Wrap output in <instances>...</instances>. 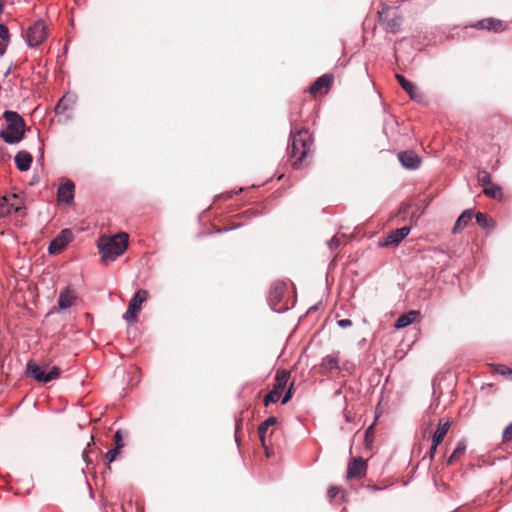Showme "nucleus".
Wrapping results in <instances>:
<instances>
[{
  "label": "nucleus",
  "instance_id": "nucleus-37",
  "mask_svg": "<svg viewBox=\"0 0 512 512\" xmlns=\"http://www.w3.org/2000/svg\"><path fill=\"white\" fill-rule=\"evenodd\" d=\"M293 386H294V381H292L285 393V395L283 396L282 398V404H286L291 398H292V395H293Z\"/></svg>",
  "mask_w": 512,
  "mask_h": 512
},
{
  "label": "nucleus",
  "instance_id": "nucleus-16",
  "mask_svg": "<svg viewBox=\"0 0 512 512\" xmlns=\"http://www.w3.org/2000/svg\"><path fill=\"white\" fill-rule=\"evenodd\" d=\"M450 427H451L450 420L444 421L443 419H441L439 421L436 431L434 432V434L432 436V443H434L435 445H440L443 442L445 436L447 435Z\"/></svg>",
  "mask_w": 512,
  "mask_h": 512
},
{
  "label": "nucleus",
  "instance_id": "nucleus-20",
  "mask_svg": "<svg viewBox=\"0 0 512 512\" xmlns=\"http://www.w3.org/2000/svg\"><path fill=\"white\" fill-rule=\"evenodd\" d=\"M285 290L286 285L283 282L277 281L271 285L269 296L273 305L278 304L282 300Z\"/></svg>",
  "mask_w": 512,
  "mask_h": 512
},
{
  "label": "nucleus",
  "instance_id": "nucleus-28",
  "mask_svg": "<svg viewBox=\"0 0 512 512\" xmlns=\"http://www.w3.org/2000/svg\"><path fill=\"white\" fill-rule=\"evenodd\" d=\"M267 430H268V427L264 426L263 423H261L258 427V435H259L261 444L266 451V455L269 456L270 452H269V448H268V444H267V440H266Z\"/></svg>",
  "mask_w": 512,
  "mask_h": 512
},
{
  "label": "nucleus",
  "instance_id": "nucleus-10",
  "mask_svg": "<svg viewBox=\"0 0 512 512\" xmlns=\"http://www.w3.org/2000/svg\"><path fill=\"white\" fill-rule=\"evenodd\" d=\"M333 80L334 77L332 74H324L310 86L309 92L313 96L325 95L329 92Z\"/></svg>",
  "mask_w": 512,
  "mask_h": 512
},
{
  "label": "nucleus",
  "instance_id": "nucleus-7",
  "mask_svg": "<svg viewBox=\"0 0 512 512\" xmlns=\"http://www.w3.org/2000/svg\"><path fill=\"white\" fill-rule=\"evenodd\" d=\"M46 36V25L41 20L36 21L26 32L27 41L31 47L41 44L45 40Z\"/></svg>",
  "mask_w": 512,
  "mask_h": 512
},
{
  "label": "nucleus",
  "instance_id": "nucleus-39",
  "mask_svg": "<svg viewBox=\"0 0 512 512\" xmlns=\"http://www.w3.org/2000/svg\"><path fill=\"white\" fill-rule=\"evenodd\" d=\"M264 426L271 427L278 423V419L275 416H270L268 419H266L264 422H262Z\"/></svg>",
  "mask_w": 512,
  "mask_h": 512
},
{
  "label": "nucleus",
  "instance_id": "nucleus-2",
  "mask_svg": "<svg viewBox=\"0 0 512 512\" xmlns=\"http://www.w3.org/2000/svg\"><path fill=\"white\" fill-rule=\"evenodd\" d=\"M129 236L125 232L117 233L111 237H101L98 240V248L104 263L113 262L122 255L128 247Z\"/></svg>",
  "mask_w": 512,
  "mask_h": 512
},
{
  "label": "nucleus",
  "instance_id": "nucleus-31",
  "mask_svg": "<svg viewBox=\"0 0 512 512\" xmlns=\"http://www.w3.org/2000/svg\"><path fill=\"white\" fill-rule=\"evenodd\" d=\"M373 439H374V425H371L367 428V430L365 432L364 442H365V446L367 448L370 449L372 447Z\"/></svg>",
  "mask_w": 512,
  "mask_h": 512
},
{
  "label": "nucleus",
  "instance_id": "nucleus-25",
  "mask_svg": "<svg viewBox=\"0 0 512 512\" xmlns=\"http://www.w3.org/2000/svg\"><path fill=\"white\" fill-rule=\"evenodd\" d=\"M483 192L489 198L500 199L502 197L501 187L493 182L490 185L483 187Z\"/></svg>",
  "mask_w": 512,
  "mask_h": 512
},
{
  "label": "nucleus",
  "instance_id": "nucleus-14",
  "mask_svg": "<svg viewBox=\"0 0 512 512\" xmlns=\"http://www.w3.org/2000/svg\"><path fill=\"white\" fill-rule=\"evenodd\" d=\"M18 197L14 194L11 197L3 196L0 197V218L8 216L12 211H18L20 208L18 204L11 202V200H17Z\"/></svg>",
  "mask_w": 512,
  "mask_h": 512
},
{
  "label": "nucleus",
  "instance_id": "nucleus-30",
  "mask_svg": "<svg viewBox=\"0 0 512 512\" xmlns=\"http://www.w3.org/2000/svg\"><path fill=\"white\" fill-rule=\"evenodd\" d=\"M478 182L482 187L492 183L490 174L485 170H480L477 176Z\"/></svg>",
  "mask_w": 512,
  "mask_h": 512
},
{
  "label": "nucleus",
  "instance_id": "nucleus-43",
  "mask_svg": "<svg viewBox=\"0 0 512 512\" xmlns=\"http://www.w3.org/2000/svg\"><path fill=\"white\" fill-rule=\"evenodd\" d=\"M3 10V4H2V1L0 0V13L2 12Z\"/></svg>",
  "mask_w": 512,
  "mask_h": 512
},
{
  "label": "nucleus",
  "instance_id": "nucleus-22",
  "mask_svg": "<svg viewBox=\"0 0 512 512\" xmlns=\"http://www.w3.org/2000/svg\"><path fill=\"white\" fill-rule=\"evenodd\" d=\"M418 316H419V311H415V310L409 311L408 313H404L398 317L394 326L397 329L405 328L408 325L415 322V320L417 319Z\"/></svg>",
  "mask_w": 512,
  "mask_h": 512
},
{
  "label": "nucleus",
  "instance_id": "nucleus-15",
  "mask_svg": "<svg viewBox=\"0 0 512 512\" xmlns=\"http://www.w3.org/2000/svg\"><path fill=\"white\" fill-rule=\"evenodd\" d=\"M74 190V183L70 180L66 181L58 189V200L67 204L71 203L74 199Z\"/></svg>",
  "mask_w": 512,
  "mask_h": 512
},
{
  "label": "nucleus",
  "instance_id": "nucleus-19",
  "mask_svg": "<svg viewBox=\"0 0 512 512\" xmlns=\"http://www.w3.org/2000/svg\"><path fill=\"white\" fill-rule=\"evenodd\" d=\"M477 27L480 29H487L494 32H502L505 30V25L501 20L487 18L478 22Z\"/></svg>",
  "mask_w": 512,
  "mask_h": 512
},
{
  "label": "nucleus",
  "instance_id": "nucleus-29",
  "mask_svg": "<svg viewBox=\"0 0 512 512\" xmlns=\"http://www.w3.org/2000/svg\"><path fill=\"white\" fill-rule=\"evenodd\" d=\"M281 393L277 392V390H271L265 397H264V405L267 407L269 406L270 403H275L277 402L280 397H281Z\"/></svg>",
  "mask_w": 512,
  "mask_h": 512
},
{
  "label": "nucleus",
  "instance_id": "nucleus-32",
  "mask_svg": "<svg viewBox=\"0 0 512 512\" xmlns=\"http://www.w3.org/2000/svg\"><path fill=\"white\" fill-rule=\"evenodd\" d=\"M114 444H115V447L117 450H121L124 446V442H123V438H122V433L120 430L116 431V433L114 434Z\"/></svg>",
  "mask_w": 512,
  "mask_h": 512
},
{
  "label": "nucleus",
  "instance_id": "nucleus-21",
  "mask_svg": "<svg viewBox=\"0 0 512 512\" xmlns=\"http://www.w3.org/2000/svg\"><path fill=\"white\" fill-rule=\"evenodd\" d=\"M32 161V155L26 151H19L15 156V164L20 171L29 170Z\"/></svg>",
  "mask_w": 512,
  "mask_h": 512
},
{
  "label": "nucleus",
  "instance_id": "nucleus-11",
  "mask_svg": "<svg viewBox=\"0 0 512 512\" xmlns=\"http://www.w3.org/2000/svg\"><path fill=\"white\" fill-rule=\"evenodd\" d=\"M411 229L408 226H404L399 229H395L389 232L383 242L380 243L381 246H397L405 237H407L410 233Z\"/></svg>",
  "mask_w": 512,
  "mask_h": 512
},
{
  "label": "nucleus",
  "instance_id": "nucleus-5",
  "mask_svg": "<svg viewBox=\"0 0 512 512\" xmlns=\"http://www.w3.org/2000/svg\"><path fill=\"white\" fill-rule=\"evenodd\" d=\"M47 366H40L29 361L27 363L26 373L29 377H32L38 382L47 383L52 380L59 378L61 369L57 366H53L48 372L46 371Z\"/></svg>",
  "mask_w": 512,
  "mask_h": 512
},
{
  "label": "nucleus",
  "instance_id": "nucleus-26",
  "mask_svg": "<svg viewBox=\"0 0 512 512\" xmlns=\"http://www.w3.org/2000/svg\"><path fill=\"white\" fill-rule=\"evenodd\" d=\"M475 218H476L477 224L483 228H493L494 227L493 219L484 213H481V212L476 213Z\"/></svg>",
  "mask_w": 512,
  "mask_h": 512
},
{
  "label": "nucleus",
  "instance_id": "nucleus-38",
  "mask_svg": "<svg viewBox=\"0 0 512 512\" xmlns=\"http://www.w3.org/2000/svg\"><path fill=\"white\" fill-rule=\"evenodd\" d=\"M340 492L339 487L331 486L328 490V497L330 500H333Z\"/></svg>",
  "mask_w": 512,
  "mask_h": 512
},
{
  "label": "nucleus",
  "instance_id": "nucleus-35",
  "mask_svg": "<svg viewBox=\"0 0 512 512\" xmlns=\"http://www.w3.org/2000/svg\"><path fill=\"white\" fill-rule=\"evenodd\" d=\"M10 35L8 28L4 24H0V41L9 42Z\"/></svg>",
  "mask_w": 512,
  "mask_h": 512
},
{
  "label": "nucleus",
  "instance_id": "nucleus-40",
  "mask_svg": "<svg viewBox=\"0 0 512 512\" xmlns=\"http://www.w3.org/2000/svg\"><path fill=\"white\" fill-rule=\"evenodd\" d=\"M439 445H435L434 443H432L427 455L429 457V460L430 461H433L434 460V457H435V454H436V451H437V448H438Z\"/></svg>",
  "mask_w": 512,
  "mask_h": 512
},
{
  "label": "nucleus",
  "instance_id": "nucleus-36",
  "mask_svg": "<svg viewBox=\"0 0 512 512\" xmlns=\"http://www.w3.org/2000/svg\"><path fill=\"white\" fill-rule=\"evenodd\" d=\"M503 442H508L512 440V422L504 429L502 434Z\"/></svg>",
  "mask_w": 512,
  "mask_h": 512
},
{
  "label": "nucleus",
  "instance_id": "nucleus-9",
  "mask_svg": "<svg viewBox=\"0 0 512 512\" xmlns=\"http://www.w3.org/2000/svg\"><path fill=\"white\" fill-rule=\"evenodd\" d=\"M367 471V463L363 458L357 457L352 458L348 463L347 467V475L346 478L350 479H360L365 476Z\"/></svg>",
  "mask_w": 512,
  "mask_h": 512
},
{
  "label": "nucleus",
  "instance_id": "nucleus-17",
  "mask_svg": "<svg viewBox=\"0 0 512 512\" xmlns=\"http://www.w3.org/2000/svg\"><path fill=\"white\" fill-rule=\"evenodd\" d=\"M400 86L405 90V92L410 96L413 100H419L421 98V94H419L416 90V87L413 83L408 81L403 75L396 74L395 75Z\"/></svg>",
  "mask_w": 512,
  "mask_h": 512
},
{
  "label": "nucleus",
  "instance_id": "nucleus-3",
  "mask_svg": "<svg viewBox=\"0 0 512 512\" xmlns=\"http://www.w3.org/2000/svg\"><path fill=\"white\" fill-rule=\"evenodd\" d=\"M3 117L7 122V128L0 132V137L8 144L18 143L25 132L23 118L14 111H5Z\"/></svg>",
  "mask_w": 512,
  "mask_h": 512
},
{
  "label": "nucleus",
  "instance_id": "nucleus-42",
  "mask_svg": "<svg viewBox=\"0 0 512 512\" xmlns=\"http://www.w3.org/2000/svg\"><path fill=\"white\" fill-rule=\"evenodd\" d=\"M8 42L0 41V55L4 54Z\"/></svg>",
  "mask_w": 512,
  "mask_h": 512
},
{
  "label": "nucleus",
  "instance_id": "nucleus-8",
  "mask_svg": "<svg viewBox=\"0 0 512 512\" xmlns=\"http://www.w3.org/2000/svg\"><path fill=\"white\" fill-rule=\"evenodd\" d=\"M72 232L68 229L62 230L50 243L48 252L50 254H58L62 252L67 244L72 240Z\"/></svg>",
  "mask_w": 512,
  "mask_h": 512
},
{
  "label": "nucleus",
  "instance_id": "nucleus-12",
  "mask_svg": "<svg viewBox=\"0 0 512 512\" xmlns=\"http://www.w3.org/2000/svg\"><path fill=\"white\" fill-rule=\"evenodd\" d=\"M398 159L403 167L407 169H417L420 167L421 159L413 151H403L398 154Z\"/></svg>",
  "mask_w": 512,
  "mask_h": 512
},
{
  "label": "nucleus",
  "instance_id": "nucleus-33",
  "mask_svg": "<svg viewBox=\"0 0 512 512\" xmlns=\"http://www.w3.org/2000/svg\"><path fill=\"white\" fill-rule=\"evenodd\" d=\"M345 240V235L336 234L330 241L329 245L332 249L337 248L341 245L342 241Z\"/></svg>",
  "mask_w": 512,
  "mask_h": 512
},
{
  "label": "nucleus",
  "instance_id": "nucleus-23",
  "mask_svg": "<svg viewBox=\"0 0 512 512\" xmlns=\"http://www.w3.org/2000/svg\"><path fill=\"white\" fill-rule=\"evenodd\" d=\"M472 217H473V211L471 209H467V210L463 211L462 214L456 220V223L452 229V232L454 234H456V233L462 231L468 225V223L471 221Z\"/></svg>",
  "mask_w": 512,
  "mask_h": 512
},
{
  "label": "nucleus",
  "instance_id": "nucleus-6",
  "mask_svg": "<svg viewBox=\"0 0 512 512\" xmlns=\"http://www.w3.org/2000/svg\"><path fill=\"white\" fill-rule=\"evenodd\" d=\"M148 299V291L139 289L133 298L130 300L128 308L123 315L124 320L128 324H133L137 321L138 314L141 311L142 304Z\"/></svg>",
  "mask_w": 512,
  "mask_h": 512
},
{
  "label": "nucleus",
  "instance_id": "nucleus-24",
  "mask_svg": "<svg viewBox=\"0 0 512 512\" xmlns=\"http://www.w3.org/2000/svg\"><path fill=\"white\" fill-rule=\"evenodd\" d=\"M465 451L466 444L464 443V441L458 442L456 448L454 449L450 457L447 459V465H452L455 462H457L465 454Z\"/></svg>",
  "mask_w": 512,
  "mask_h": 512
},
{
  "label": "nucleus",
  "instance_id": "nucleus-4",
  "mask_svg": "<svg viewBox=\"0 0 512 512\" xmlns=\"http://www.w3.org/2000/svg\"><path fill=\"white\" fill-rule=\"evenodd\" d=\"M378 18L380 24L389 33H398L400 31L403 18L398 8L383 7L378 12Z\"/></svg>",
  "mask_w": 512,
  "mask_h": 512
},
{
  "label": "nucleus",
  "instance_id": "nucleus-34",
  "mask_svg": "<svg viewBox=\"0 0 512 512\" xmlns=\"http://www.w3.org/2000/svg\"><path fill=\"white\" fill-rule=\"evenodd\" d=\"M119 453H120V451L117 450L116 448L109 450L105 455L107 464L109 465L110 463H112L116 459V457L118 456Z\"/></svg>",
  "mask_w": 512,
  "mask_h": 512
},
{
  "label": "nucleus",
  "instance_id": "nucleus-13",
  "mask_svg": "<svg viewBox=\"0 0 512 512\" xmlns=\"http://www.w3.org/2000/svg\"><path fill=\"white\" fill-rule=\"evenodd\" d=\"M76 299V292L68 286L60 292L58 306L61 310L68 309L75 303Z\"/></svg>",
  "mask_w": 512,
  "mask_h": 512
},
{
  "label": "nucleus",
  "instance_id": "nucleus-44",
  "mask_svg": "<svg viewBox=\"0 0 512 512\" xmlns=\"http://www.w3.org/2000/svg\"><path fill=\"white\" fill-rule=\"evenodd\" d=\"M60 109V103L56 106V112Z\"/></svg>",
  "mask_w": 512,
  "mask_h": 512
},
{
  "label": "nucleus",
  "instance_id": "nucleus-27",
  "mask_svg": "<svg viewBox=\"0 0 512 512\" xmlns=\"http://www.w3.org/2000/svg\"><path fill=\"white\" fill-rule=\"evenodd\" d=\"M339 359L336 355H327L322 360V367L327 370H333L339 368Z\"/></svg>",
  "mask_w": 512,
  "mask_h": 512
},
{
  "label": "nucleus",
  "instance_id": "nucleus-41",
  "mask_svg": "<svg viewBox=\"0 0 512 512\" xmlns=\"http://www.w3.org/2000/svg\"><path fill=\"white\" fill-rule=\"evenodd\" d=\"M338 325L342 328H347L352 325V321L349 319H342L338 321Z\"/></svg>",
  "mask_w": 512,
  "mask_h": 512
},
{
  "label": "nucleus",
  "instance_id": "nucleus-1",
  "mask_svg": "<svg viewBox=\"0 0 512 512\" xmlns=\"http://www.w3.org/2000/svg\"><path fill=\"white\" fill-rule=\"evenodd\" d=\"M312 144V135L306 129L292 135L289 157L293 168L299 169L307 164L306 160L312 152Z\"/></svg>",
  "mask_w": 512,
  "mask_h": 512
},
{
  "label": "nucleus",
  "instance_id": "nucleus-18",
  "mask_svg": "<svg viewBox=\"0 0 512 512\" xmlns=\"http://www.w3.org/2000/svg\"><path fill=\"white\" fill-rule=\"evenodd\" d=\"M274 380L273 390H277V392L282 394L290 381V372L287 370H279Z\"/></svg>",
  "mask_w": 512,
  "mask_h": 512
}]
</instances>
